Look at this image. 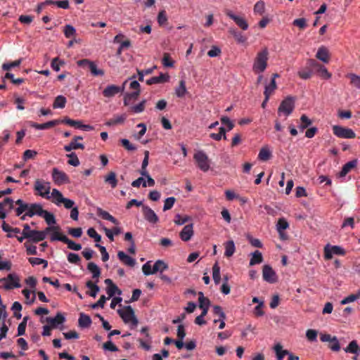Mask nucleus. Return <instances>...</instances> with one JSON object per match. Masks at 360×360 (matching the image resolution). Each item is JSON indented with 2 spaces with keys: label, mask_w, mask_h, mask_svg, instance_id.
Segmentation results:
<instances>
[{
  "label": "nucleus",
  "mask_w": 360,
  "mask_h": 360,
  "mask_svg": "<svg viewBox=\"0 0 360 360\" xmlns=\"http://www.w3.org/2000/svg\"><path fill=\"white\" fill-rule=\"evenodd\" d=\"M269 59V51L264 48L258 52L255 59L252 70L255 73L263 72L267 67V61Z\"/></svg>",
  "instance_id": "nucleus-1"
},
{
  "label": "nucleus",
  "mask_w": 360,
  "mask_h": 360,
  "mask_svg": "<svg viewBox=\"0 0 360 360\" xmlns=\"http://www.w3.org/2000/svg\"><path fill=\"white\" fill-rule=\"evenodd\" d=\"M117 313L125 323H131L134 326L138 325V319L131 306H126L123 309H118Z\"/></svg>",
  "instance_id": "nucleus-2"
},
{
  "label": "nucleus",
  "mask_w": 360,
  "mask_h": 360,
  "mask_svg": "<svg viewBox=\"0 0 360 360\" xmlns=\"http://www.w3.org/2000/svg\"><path fill=\"white\" fill-rule=\"evenodd\" d=\"M193 159L195 160L198 167L202 172H205L210 169V160L204 151L199 150L196 152L193 155Z\"/></svg>",
  "instance_id": "nucleus-3"
},
{
  "label": "nucleus",
  "mask_w": 360,
  "mask_h": 360,
  "mask_svg": "<svg viewBox=\"0 0 360 360\" xmlns=\"http://www.w3.org/2000/svg\"><path fill=\"white\" fill-rule=\"evenodd\" d=\"M295 108V99L292 96H288L280 104L278 113H283L286 117L290 115Z\"/></svg>",
  "instance_id": "nucleus-4"
},
{
  "label": "nucleus",
  "mask_w": 360,
  "mask_h": 360,
  "mask_svg": "<svg viewBox=\"0 0 360 360\" xmlns=\"http://www.w3.org/2000/svg\"><path fill=\"white\" fill-rule=\"evenodd\" d=\"M0 282H6L3 287L6 290L21 287L20 278L16 274H9L7 277L0 278Z\"/></svg>",
  "instance_id": "nucleus-5"
},
{
  "label": "nucleus",
  "mask_w": 360,
  "mask_h": 360,
  "mask_svg": "<svg viewBox=\"0 0 360 360\" xmlns=\"http://www.w3.org/2000/svg\"><path fill=\"white\" fill-rule=\"evenodd\" d=\"M34 188L35 191L39 192V195L43 198L46 199H50L51 196L49 195L51 186L50 183L47 181H44L43 180L37 179L34 181Z\"/></svg>",
  "instance_id": "nucleus-6"
},
{
  "label": "nucleus",
  "mask_w": 360,
  "mask_h": 360,
  "mask_svg": "<svg viewBox=\"0 0 360 360\" xmlns=\"http://www.w3.org/2000/svg\"><path fill=\"white\" fill-rule=\"evenodd\" d=\"M57 229V227H46L44 231L34 230L32 231L31 234L25 233V236L28 237L33 243H38L44 240L50 231Z\"/></svg>",
  "instance_id": "nucleus-7"
},
{
  "label": "nucleus",
  "mask_w": 360,
  "mask_h": 360,
  "mask_svg": "<svg viewBox=\"0 0 360 360\" xmlns=\"http://www.w3.org/2000/svg\"><path fill=\"white\" fill-rule=\"evenodd\" d=\"M333 132L337 137L341 139H354L356 137V134L352 129L339 125L333 126Z\"/></svg>",
  "instance_id": "nucleus-8"
},
{
  "label": "nucleus",
  "mask_w": 360,
  "mask_h": 360,
  "mask_svg": "<svg viewBox=\"0 0 360 360\" xmlns=\"http://www.w3.org/2000/svg\"><path fill=\"white\" fill-rule=\"evenodd\" d=\"M52 178L54 183L58 186L70 183V178L66 173L56 167L52 169Z\"/></svg>",
  "instance_id": "nucleus-9"
},
{
  "label": "nucleus",
  "mask_w": 360,
  "mask_h": 360,
  "mask_svg": "<svg viewBox=\"0 0 360 360\" xmlns=\"http://www.w3.org/2000/svg\"><path fill=\"white\" fill-rule=\"evenodd\" d=\"M345 254V250L340 246H332L328 244L324 247V257L326 259H330L333 255H344Z\"/></svg>",
  "instance_id": "nucleus-10"
},
{
  "label": "nucleus",
  "mask_w": 360,
  "mask_h": 360,
  "mask_svg": "<svg viewBox=\"0 0 360 360\" xmlns=\"http://www.w3.org/2000/svg\"><path fill=\"white\" fill-rule=\"evenodd\" d=\"M309 66H314L315 69V72L319 74L320 77L323 79H329L331 77V74L328 71V70L323 65L319 63L314 59L309 60Z\"/></svg>",
  "instance_id": "nucleus-11"
},
{
  "label": "nucleus",
  "mask_w": 360,
  "mask_h": 360,
  "mask_svg": "<svg viewBox=\"0 0 360 360\" xmlns=\"http://www.w3.org/2000/svg\"><path fill=\"white\" fill-rule=\"evenodd\" d=\"M142 212L144 219L150 224H155L159 221V218L155 212L148 206L142 205Z\"/></svg>",
  "instance_id": "nucleus-12"
},
{
  "label": "nucleus",
  "mask_w": 360,
  "mask_h": 360,
  "mask_svg": "<svg viewBox=\"0 0 360 360\" xmlns=\"http://www.w3.org/2000/svg\"><path fill=\"white\" fill-rule=\"evenodd\" d=\"M262 276L263 279L269 283H274L277 281L276 272L267 264L263 266Z\"/></svg>",
  "instance_id": "nucleus-13"
},
{
  "label": "nucleus",
  "mask_w": 360,
  "mask_h": 360,
  "mask_svg": "<svg viewBox=\"0 0 360 360\" xmlns=\"http://www.w3.org/2000/svg\"><path fill=\"white\" fill-rule=\"evenodd\" d=\"M225 13L231 19H232L236 24L243 30H246L248 28V24L244 18L235 15L231 11L226 10Z\"/></svg>",
  "instance_id": "nucleus-14"
},
{
  "label": "nucleus",
  "mask_w": 360,
  "mask_h": 360,
  "mask_svg": "<svg viewBox=\"0 0 360 360\" xmlns=\"http://www.w3.org/2000/svg\"><path fill=\"white\" fill-rule=\"evenodd\" d=\"M124 91V87H120L119 86H116L114 84H111L108 86L103 91V95L106 98H111L115 96L116 94L122 92Z\"/></svg>",
  "instance_id": "nucleus-15"
},
{
  "label": "nucleus",
  "mask_w": 360,
  "mask_h": 360,
  "mask_svg": "<svg viewBox=\"0 0 360 360\" xmlns=\"http://www.w3.org/2000/svg\"><path fill=\"white\" fill-rule=\"evenodd\" d=\"M28 209L27 210V214L30 217H32L34 215L42 216L44 210L42 206L38 203L29 204Z\"/></svg>",
  "instance_id": "nucleus-16"
},
{
  "label": "nucleus",
  "mask_w": 360,
  "mask_h": 360,
  "mask_svg": "<svg viewBox=\"0 0 360 360\" xmlns=\"http://www.w3.org/2000/svg\"><path fill=\"white\" fill-rule=\"evenodd\" d=\"M60 123V120H53L49 122H47L44 124H38L36 122H31L30 125V127L39 130H44L49 128H51L58 124Z\"/></svg>",
  "instance_id": "nucleus-17"
},
{
  "label": "nucleus",
  "mask_w": 360,
  "mask_h": 360,
  "mask_svg": "<svg viewBox=\"0 0 360 360\" xmlns=\"http://www.w3.org/2000/svg\"><path fill=\"white\" fill-rule=\"evenodd\" d=\"M315 71L314 66H309V60L306 63V66L298 71V75L302 79H308L311 77Z\"/></svg>",
  "instance_id": "nucleus-18"
},
{
  "label": "nucleus",
  "mask_w": 360,
  "mask_h": 360,
  "mask_svg": "<svg viewBox=\"0 0 360 360\" xmlns=\"http://www.w3.org/2000/svg\"><path fill=\"white\" fill-rule=\"evenodd\" d=\"M105 283L107 285V294L109 297L114 296L115 294L121 295L122 291L118 288V287L112 282V281L110 278H106L105 280Z\"/></svg>",
  "instance_id": "nucleus-19"
},
{
  "label": "nucleus",
  "mask_w": 360,
  "mask_h": 360,
  "mask_svg": "<svg viewBox=\"0 0 360 360\" xmlns=\"http://www.w3.org/2000/svg\"><path fill=\"white\" fill-rule=\"evenodd\" d=\"M193 235V224L186 225L182 231L180 232L179 236L183 241H188L191 240Z\"/></svg>",
  "instance_id": "nucleus-20"
},
{
  "label": "nucleus",
  "mask_w": 360,
  "mask_h": 360,
  "mask_svg": "<svg viewBox=\"0 0 360 360\" xmlns=\"http://www.w3.org/2000/svg\"><path fill=\"white\" fill-rule=\"evenodd\" d=\"M118 259L125 265L133 267L136 264V260L127 255L123 251H119L117 253Z\"/></svg>",
  "instance_id": "nucleus-21"
},
{
  "label": "nucleus",
  "mask_w": 360,
  "mask_h": 360,
  "mask_svg": "<svg viewBox=\"0 0 360 360\" xmlns=\"http://www.w3.org/2000/svg\"><path fill=\"white\" fill-rule=\"evenodd\" d=\"M46 321L51 324L52 328H56L58 325L62 324L65 321V318L63 314L58 312L54 318H46Z\"/></svg>",
  "instance_id": "nucleus-22"
},
{
  "label": "nucleus",
  "mask_w": 360,
  "mask_h": 360,
  "mask_svg": "<svg viewBox=\"0 0 360 360\" xmlns=\"http://www.w3.org/2000/svg\"><path fill=\"white\" fill-rule=\"evenodd\" d=\"M169 76L167 74L161 73L160 76L153 77L146 81V84L152 85L155 84H162L169 81Z\"/></svg>",
  "instance_id": "nucleus-23"
},
{
  "label": "nucleus",
  "mask_w": 360,
  "mask_h": 360,
  "mask_svg": "<svg viewBox=\"0 0 360 360\" xmlns=\"http://www.w3.org/2000/svg\"><path fill=\"white\" fill-rule=\"evenodd\" d=\"M96 214L98 217H101L103 219L110 221L115 225L119 224V221H117V219H115L113 216H112L109 212H108L105 210H103L101 208L97 209Z\"/></svg>",
  "instance_id": "nucleus-24"
},
{
  "label": "nucleus",
  "mask_w": 360,
  "mask_h": 360,
  "mask_svg": "<svg viewBox=\"0 0 360 360\" xmlns=\"http://www.w3.org/2000/svg\"><path fill=\"white\" fill-rule=\"evenodd\" d=\"M358 160L356 159L352 160L346 164H345L340 172V176L343 177L345 176L352 169L357 166Z\"/></svg>",
  "instance_id": "nucleus-25"
},
{
  "label": "nucleus",
  "mask_w": 360,
  "mask_h": 360,
  "mask_svg": "<svg viewBox=\"0 0 360 360\" xmlns=\"http://www.w3.org/2000/svg\"><path fill=\"white\" fill-rule=\"evenodd\" d=\"M316 57L322 62L328 63L329 61V53L328 49L323 46H321L318 49Z\"/></svg>",
  "instance_id": "nucleus-26"
},
{
  "label": "nucleus",
  "mask_w": 360,
  "mask_h": 360,
  "mask_svg": "<svg viewBox=\"0 0 360 360\" xmlns=\"http://www.w3.org/2000/svg\"><path fill=\"white\" fill-rule=\"evenodd\" d=\"M49 227H57V229L52 230L51 232L52 233L51 235V240H59L64 243L66 236L63 235L60 231V228L58 226H49Z\"/></svg>",
  "instance_id": "nucleus-27"
},
{
  "label": "nucleus",
  "mask_w": 360,
  "mask_h": 360,
  "mask_svg": "<svg viewBox=\"0 0 360 360\" xmlns=\"http://www.w3.org/2000/svg\"><path fill=\"white\" fill-rule=\"evenodd\" d=\"M224 245L225 248L224 256L226 257H231L236 251L234 242L233 240H229L226 242Z\"/></svg>",
  "instance_id": "nucleus-28"
},
{
  "label": "nucleus",
  "mask_w": 360,
  "mask_h": 360,
  "mask_svg": "<svg viewBox=\"0 0 360 360\" xmlns=\"http://www.w3.org/2000/svg\"><path fill=\"white\" fill-rule=\"evenodd\" d=\"M87 269L92 274L93 278H96V282H98L101 275L99 267L95 263L89 262L87 265Z\"/></svg>",
  "instance_id": "nucleus-29"
},
{
  "label": "nucleus",
  "mask_w": 360,
  "mask_h": 360,
  "mask_svg": "<svg viewBox=\"0 0 360 360\" xmlns=\"http://www.w3.org/2000/svg\"><path fill=\"white\" fill-rule=\"evenodd\" d=\"M274 349L276 352L277 360H283L284 356L289 354V351L283 349V346L278 343L274 347Z\"/></svg>",
  "instance_id": "nucleus-30"
},
{
  "label": "nucleus",
  "mask_w": 360,
  "mask_h": 360,
  "mask_svg": "<svg viewBox=\"0 0 360 360\" xmlns=\"http://www.w3.org/2000/svg\"><path fill=\"white\" fill-rule=\"evenodd\" d=\"M79 326L81 328H88L91 324V319L89 316L81 313L78 320Z\"/></svg>",
  "instance_id": "nucleus-31"
},
{
  "label": "nucleus",
  "mask_w": 360,
  "mask_h": 360,
  "mask_svg": "<svg viewBox=\"0 0 360 360\" xmlns=\"http://www.w3.org/2000/svg\"><path fill=\"white\" fill-rule=\"evenodd\" d=\"M15 204L18 205V207L15 209L17 216H20L24 212H27L28 209L29 203L25 202L22 200L18 199L15 201Z\"/></svg>",
  "instance_id": "nucleus-32"
},
{
  "label": "nucleus",
  "mask_w": 360,
  "mask_h": 360,
  "mask_svg": "<svg viewBox=\"0 0 360 360\" xmlns=\"http://www.w3.org/2000/svg\"><path fill=\"white\" fill-rule=\"evenodd\" d=\"M263 262V257L262 253L256 250L252 254V257L250 261V265L254 266L255 264H260Z\"/></svg>",
  "instance_id": "nucleus-33"
},
{
  "label": "nucleus",
  "mask_w": 360,
  "mask_h": 360,
  "mask_svg": "<svg viewBox=\"0 0 360 360\" xmlns=\"http://www.w3.org/2000/svg\"><path fill=\"white\" fill-rule=\"evenodd\" d=\"M212 278L216 285H218L220 283V267L218 264V262H215L212 266Z\"/></svg>",
  "instance_id": "nucleus-34"
},
{
  "label": "nucleus",
  "mask_w": 360,
  "mask_h": 360,
  "mask_svg": "<svg viewBox=\"0 0 360 360\" xmlns=\"http://www.w3.org/2000/svg\"><path fill=\"white\" fill-rule=\"evenodd\" d=\"M67 100L66 98L63 96H58L56 97L53 103V108L54 109L56 108H64L66 104Z\"/></svg>",
  "instance_id": "nucleus-35"
},
{
  "label": "nucleus",
  "mask_w": 360,
  "mask_h": 360,
  "mask_svg": "<svg viewBox=\"0 0 360 360\" xmlns=\"http://www.w3.org/2000/svg\"><path fill=\"white\" fill-rule=\"evenodd\" d=\"M187 92L186 82L184 79L180 80L179 86L175 89V94L177 97L182 98Z\"/></svg>",
  "instance_id": "nucleus-36"
},
{
  "label": "nucleus",
  "mask_w": 360,
  "mask_h": 360,
  "mask_svg": "<svg viewBox=\"0 0 360 360\" xmlns=\"http://www.w3.org/2000/svg\"><path fill=\"white\" fill-rule=\"evenodd\" d=\"M86 286L91 290L90 292H88L89 296L92 297H96L97 293L100 290L99 287L96 283H93L91 281H88L86 283Z\"/></svg>",
  "instance_id": "nucleus-37"
},
{
  "label": "nucleus",
  "mask_w": 360,
  "mask_h": 360,
  "mask_svg": "<svg viewBox=\"0 0 360 360\" xmlns=\"http://www.w3.org/2000/svg\"><path fill=\"white\" fill-rule=\"evenodd\" d=\"M51 196L53 198V202L57 205H60L65 198L61 192L56 188L53 189Z\"/></svg>",
  "instance_id": "nucleus-38"
},
{
  "label": "nucleus",
  "mask_w": 360,
  "mask_h": 360,
  "mask_svg": "<svg viewBox=\"0 0 360 360\" xmlns=\"http://www.w3.org/2000/svg\"><path fill=\"white\" fill-rule=\"evenodd\" d=\"M141 91L138 89V91H135L132 93L127 94L124 96V105H128L131 101H135L138 98L140 95Z\"/></svg>",
  "instance_id": "nucleus-39"
},
{
  "label": "nucleus",
  "mask_w": 360,
  "mask_h": 360,
  "mask_svg": "<svg viewBox=\"0 0 360 360\" xmlns=\"http://www.w3.org/2000/svg\"><path fill=\"white\" fill-rule=\"evenodd\" d=\"M276 89V81H274V79H271L270 84L265 86V90H264V94L266 96V100L269 99L270 96L272 94V93L274 91V90Z\"/></svg>",
  "instance_id": "nucleus-40"
},
{
  "label": "nucleus",
  "mask_w": 360,
  "mask_h": 360,
  "mask_svg": "<svg viewBox=\"0 0 360 360\" xmlns=\"http://www.w3.org/2000/svg\"><path fill=\"white\" fill-rule=\"evenodd\" d=\"M105 181L110 185L112 188H115L117 185V179L116 174L113 172H110L105 177Z\"/></svg>",
  "instance_id": "nucleus-41"
},
{
  "label": "nucleus",
  "mask_w": 360,
  "mask_h": 360,
  "mask_svg": "<svg viewBox=\"0 0 360 360\" xmlns=\"http://www.w3.org/2000/svg\"><path fill=\"white\" fill-rule=\"evenodd\" d=\"M167 269L168 265L162 260L159 259L156 261L153 265L154 274H155L158 271L162 273L165 270H167Z\"/></svg>",
  "instance_id": "nucleus-42"
},
{
  "label": "nucleus",
  "mask_w": 360,
  "mask_h": 360,
  "mask_svg": "<svg viewBox=\"0 0 360 360\" xmlns=\"http://www.w3.org/2000/svg\"><path fill=\"white\" fill-rule=\"evenodd\" d=\"M60 123L66 124L77 129H81L82 126V122L80 120H74L69 117H65L63 120H60Z\"/></svg>",
  "instance_id": "nucleus-43"
},
{
  "label": "nucleus",
  "mask_w": 360,
  "mask_h": 360,
  "mask_svg": "<svg viewBox=\"0 0 360 360\" xmlns=\"http://www.w3.org/2000/svg\"><path fill=\"white\" fill-rule=\"evenodd\" d=\"M88 69L94 76H103L104 71L101 69H98L96 63L91 61L89 65Z\"/></svg>",
  "instance_id": "nucleus-44"
},
{
  "label": "nucleus",
  "mask_w": 360,
  "mask_h": 360,
  "mask_svg": "<svg viewBox=\"0 0 360 360\" xmlns=\"http://www.w3.org/2000/svg\"><path fill=\"white\" fill-rule=\"evenodd\" d=\"M198 301H199V307L201 308H208L210 304V301L208 298L205 297L202 292L198 293Z\"/></svg>",
  "instance_id": "nucleus-45"
},
{
  "label": "nucleus",
  "mask_w": 360,
  "mask_h": 360,
  "mask_svg": "<svg viewBox=\"0 0 360 360\" xmlns=\"http://www.w3.org/2000/svg\"><path fill=\"white\" fill-rule=\"evenodd\" d=\"M271 153L266 148H262L258 154V159L262 161H266L270 159Z\"/></svg>",
  "instance_id": "nucleus-46"
},
{
  "label": "nucleus",
  "mask_w": 360,
  "mask_h": 360,
  "mask_svg": "<svg viewBox=\"0 0 360 360\" xmlns=\"http://www.w3.org/2000/svg\"><path fill=\"white\" fill-rule=\"evenodd\" d=\"M84 146L82 143H77L72 141L70 144L64 146V150L67 152H70L72 150L84 149Z\"/></svg>",
  "instance_id": "nucleus-47"
},
{
  "label": "nucleus",
  "mask_w": 360,
  "mask_h": 360,
  "mask_svg": "<svg viewBox=\"0 0 360 360\" xmlns=\"http://www.w3.org/2000/svg\"><path fill=\"white\" fill-rule=\"evenodd\" d=\"M288 222L284 218L279 219L276 224L277 231L280 235H282V231L288 229Z\"/></svg>",
  "instance_id": "nucleus-48"
},
{
  "label": "nucleus",
  "mask_w": 360,
  "mask_h": 360,
  "mask_svg": "<svg viewBox=\"0 0 360 360\" xmlns=\"http://www.w3.org/2000/svg\"><path fill=\"white\" fill-rule=\"evenodd\" d=\"M28 261L32 266L43 264L44 269H46L48 266V262L44 259L38 257H30Z\"/></svg>",
  "instance_id": "nucleus-49"
},
{
  "label": "nucleus",
  "mask_w": 360,
  "mask_h": 360,
  "mask_svg": "<svg viewBox=\"0 0 360 360\" xmlns=\"http://www.w3.org/2000/svg\"><path fill=\"white\" fill-rule=\"evenodd\" d=\"M301 124L299 126V128L301 131L307 129L309 126H310L312 123L311 120L306 115H302L300 117Z\"/></svg>",
  "instance_id": "nucleus-50"
},
{
  "label": "nucleus",
  "mask_w": 360,
  "mask_h": 360,
  "mask_svg": "<svg viewBox=\"0 0 360 360\" xmlns=\"http://www.w3.org/2000/svg\"><path fill=\"white\" fill-rule=\"evenodd\" d=\"M125 119H126V116L124 115H122L117 116L113 119L109 120L108 121H107L105 122V125L112 126V125H115L117 124H121L124 122Z\"/></svg>",
  "instance_id": "nucleus-51"
},
{
  "label": "nucleus",
  "mask_w": 360,
  "mask_h": 360,
  "mask_svg": "<svg viewBox=\"0 0 360 360\" xmlns=\"http://www.w3.org/2000/svg\"><path fill=\"white\" fill-rule=\"evenodd\" d=\"M345 352L352 353V354H357L359 350V347L356 340H352L349 342V345L344 349Z\"/></svg>",
  "instance_id": "nucleus-52"
},
{
  "label": "nucleus",
  "mask_w": 360,
  "mask_h": 360,
  "mask_svg": "<svg viewBox=\"0 0 360 360\" xmlns=\"http://www.w3.org/2000/svg\"><path fill=\"white\" fill-rule=\"evenodd\" d=\"M347 77L350 79V83L352 86L360 89V76L350 73Z\"/></svg>",
  "instance_id": "nucleus-53"
},
{
  "label": "nucleus",
  "mask_w": 360,
  "mask_h": 360,
  "mask_svg": "<svg viewBox=\"0 0 360 360\" xmlns=\"http://www.w3.org/2000/svg\"><path fill=\"white\" fill-rule=\"evenodd\" d=\"M45 219L46 222L49 225H52L56 224V219L53 214L49 212L46 210H44L43 214L41 216Z\"/></svg>",
  "instance_id": "nucleus-54"
},
{
  "label": "nucleus",
  "mask_w": 360,
  "mask_h": 360,
  "mask_svg": "<svg viewBox=\"0 0 360 360\" xmlns=\"http://www.w3.org/2000/svg\"><path fill=\"white\" fill-rule=\"evenodd\" d=\"M67 157L69 158L68 163L74 167H77L79 165V160L77 158V155L75 153H71L67 155Z\"/></svg>",
  "instance_id": "nucleus-55"
},
{
  "label": "nucleus",
  "mask_w": 360,
  "mask_h": 360,
  "mask_svg": "<svg viewBox=\"0 0 360 360\" xmlns=\"http://www.w3.org/2000/svg\"><path fill=\"white\" fill-rule=\"evenodd\" d=\"M64 243L67 244L68 248L70 250L78 251L82 249V245L80 244L75 243L74 241L70 240L67 236L65 239Z\"/></svg>",
  "instance_id": "nucleus-56"
},
{
  "label": "nucleus",
  "mask_w": 360,
  "mask_h": 360,
  "mask_svg": "<svg viewBox=\"0 0 360 360\" xmlns=\"http://www.w3.org/2000/svg\"><path fill=\"white\" fill-rule=\"evenodd\" d=\"M191 220V218L189 216L185 215L184 217H181L180 214H178L175 216L174 222L177 225H183L185 223L190 221Z\"/></svg>",
  "instance_id": "nucleus-57"
},
{
  "label": "nucleus",
  "mask_w": 360,
  "mask_h": 360,
  "mask_svg": "<svg viewBox=\"0 0 360 360\" xmlns=\"http://www.w3.org/2000/svg\"><path fill=\"white\" fill-rule=\"evenodd\" d=\"M360 297V291L356 294H351L349 296L344 298L341 302V304H346L350 302H353L356 301L357 299Z\"/></svg>",
  "instance_id": "nucleus-58"
},
{
  "label": "nucleus",
  "mask_w": 360,
  "mask_h": 360,
  "mask_svg": "<svg viewBox=\"0 0 360 360\" xmlns=\"http://www.w3.org/2000/svg\"><path fill=\"white\" fill-rule=\"evenodd\" d=\"M146 100H143L139 104L131 107V110L134 113H140L144 111L146 108Z\"/></svg>",
  "instance_id": "nucleus-59"
},
{
  "label": "nucleus",
  "mask_w": 360,
  "mask_h": 360,
  "mask_svg": "<svg viewBox=\"0 0 360 360\" xmlns=\"http://www.w3.org/2000/svg\"><path fill=\"white\" fill-rule=\"evenodd\" d=\"M63 32L66 38H71L74 37L76 33L75 27L70 25H66Z\"/></svg>",
  "instance_id": "nucleus-60"
},
{
  "label": "nucleus",
  "mask_w": 360,
  "mask_h": 360,
  "mask_svg": "<svg viewBox=\"0 0 360 360\" xmlns=\"http://www.w3.org/2000/svg\"><path fill=\"white\" fill-rule=\"evenodd\" d=\"M21 62H22V59H19V60L13 61L11 63H4L2 65V69L4 70L8 71L13 68L19 66L20 65Z\"/></svg>",
  "instance_id": "nucleus-61"
},
{
  "label": "nucleus",
  "mask_w": 360,
  "mask_h": 360,
  "mask_svg": "<svg viewBox=\"0 0 360 360\" xmlns=\"http://www.w3.org/2000/svg\"><path fill=\"white\" fill-rule=\"evenodd\" d=\"M328 347L334 352H338L340 349L339 341L335 336L333 337L332 341L329 342Z\"/></svg>",
  "instance_id": "nucleus-62"
},
{
  "label": "nucleus",
  "mask_w": 360,
  "mask_h": 360,
  "mask_svg": "<svg viewBox=\"0 0 360 360\" xmlns=\"http://www.w3.org/2000/svg\"><path fill=\"white\" fill-rule=\"evenodd\" d=\"M264 3L262 1H257L254 6V12L259 15H262L264 12Z\"/></svg>",
  "instance_id": "nucleus-63"
},
{
  "label": "nucleus",
  "mask_w": 360,
  "mask_h": 360,
  "mask_svg": "<svg viewBox=\"0 0 360 360\" xmlns=\"http://www.w3.org/2000/svg\"><path fill=\"white\" fill-rule=\"evenodd\" d=\"M87 234L89 237L94 239L96 243H98L101 240V236L96 232L94 228H89L87 230Z\"/></svg>",
  "instance_id": "nucleus-64"
}]
</instances>
